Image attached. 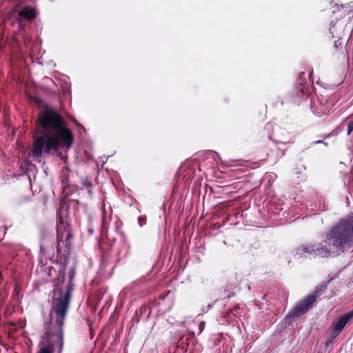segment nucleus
<instances>
[{
    "label": "nucleus",
    "instance_id": "obj_23",
    "mask_svg": "<svg viewBox=\"0 0 353 353\" xmlns=\"http://www.w3.org/2000/svg\"><path fill=\"white\" fill-rule=\"evenodd\" d=\"M271 127H272V125H271V124H270V123H268V124H267V125H266V127H265V128H268V129H269V128H270Z\"/></svg>",
    "mask_w": 353,
    "mask_h": 353
},
{
    "label": "nucleus",
    "instance_id": "obj_9",
    "mask_svg": "<svg viewBox=\"0 0 353 353\" xmlns=\"http://www.w3.org/2000/svg\"><path fill=\"white\" fill-rule=\"evenodd\" d=\"M333 101H329L327 98L318 97L311 104L312 111L318 117L327 114L333 106Z\"/></svg>",
    "mask_w": 353,
    "mask_h": 353
},
{
    "label": "nucleus",
    "instance_id": "obj_22",
    "mask_svg": "<svg viewBox=\"0 0 353 353\" xmlns=\"http://www.w3.org/2000/svg\"><path fill=\"white\" fill-rule=\"evenodd\" d=\"M88 232L90 234H93V229L89 228Z\"/></svg>",
    "mask_w": 353,
    "mask_h": 353
},
{
    "label": "nucleus",
    "instance_id": "obj_24",
    "mask_svg": "<svg viewBox=\"0 0 353 353\" xmlns=\"http://www.w3.org/2000/svg\"><path fill=\"white\" fill-rule=\"evenodd\" d=\"M73 122L75 123H77V121L75 119L73 120Z\"/></svg>",
    "mask_w": 353,
    "mask_h": 353
},
{
    "label": "nucleus",
    "instance_id": "obj_7",
    "mask_svg": "<svg viewBox=\"0 0 353 353\" xmlns=\"http://www.w3.org/2000/svg\"><path fill=\"white\" fill-rule=\"evenodd\" d=\"M270 139L276 144H288L294 142L292 133L287 132L285 129L276 125L273 128L272 134L269 135Z\"/></svg>",
    "mask_w": 353,
    "mask_h": 353
},
{
    "label": "nucleus",
    "instance_id": "obj_8",
    "mask_svg": "<svg viewBox=\"0 0 353 353\" xmlns=\"http://www.w3.org/2000/svg\"><path fill=\"white\" fill-rule=\"evenodd\" d=\"M353 319V310H351L345 314L341 316L336 321L332 323L333 328L330 334V338L334 339L336 338Z\"/></svg>",
    "mask_w": 353,
    "mask_h": 353
},
{
    "label": "nucleus",
    "instance_id": "obj_17",
    "mask_svg": "<svg viewBox=\"0 0 353 353\" xmlns=\"http://www.w3.org/2000/svg\"><path fill=\"white\" fill-rule=\"evenodd\" d=\"M146 217L145 216H141L138 217V223L140 227H143V225L145 223Z\"/></svg>",
    "mask_w": 353,
    "mask_h": 353
},
{
    "label": "nucleus",
    "instance_id": "obj_10",
    "mask_svg": "<svg viewBox=\"0 0 353 353\" xmlns=\"http://www.w3.org/2000/svg\"><path fill=\"white\" fill-rule=\"evenodd\" d=\"M325 5L329 4V9L331 10L333 14L339 13V16L342 17L346 14H349L353 10V3H348L347 5H339L337 3H334V0H321Z\"/></svg>",
    "mask_w": 353,
    "mask_h": 353
},
{
    "label": "nucleus",
    "instance_id": "obj_25",
    "mask_svg": "<svg viewBox=\"0 0 353 353\" xmlns=\"http://www.w3.org/2000/svg\"><path fill=\"white\" fill-rule=\"evenodd\" d=\"M41 251H43V246L42 245H41Z\"/></svg>",
    "mask_w": 353,
    "mask_h": 353
},
{
    "label": "nucleus",
    "instance_id": "obj_3",
    "mask_svg": "<svg viewBox=\"0 0 353 353\" xmlns=\"http://www.w3.org/2000/svg\"><path fill=\"white\" fill-rule=\"evenodd\" d=\"M65 319L58 321L57 316L50 312V323L46 328V337L39 343L37 353H53L55 347L59 348L58 353H61L63 347V326Z\"/></svg>",
    "mask_w": 353,
    "mask_h": 353
},
{
    "label": "nucleus",
    "instance_id": "obj_11",
    "mask_svg": "<svg viewBox=\"0 0 353 353\" xmlns=\"http://www.w3.org/2000/svg\"><path fill=\"white\" fill-rule=\"evenodd\" d=\"M343 30V28L342 24L338 22H334L333 21L330 22V27L329 29L330 33L333 38H338V40L334 41V46L336 48L341 45V43L339 42V40L341 37Z\"/></svg>",
    "mask_w": 353,
    "mask_h": 353
},
{
    "label": "nucleus",
    "instance_id": "obj_13",
    "mask_svg": "<svg viewBox=\"0 0 353 353\" xmlns=\"http://www.w3.org/2000/svg\"><path fill=\"white\" fill-rule=\"evenodd\" d=\"M19 17L28 21L34 19L36 16V10L31 6H25L18 13Z\"/></svg>",
    "mask_w": 353,
    "mask_h": 353
},
{
    "label": "nucleus",
    "instance_id": "obj_1",
    "mask_svg": "<svg viewBox=\"0 0 353 353\" xmlns=\"http://www.w3.org/2000/svg\"><path fill=\"white\" fill-rule=\"evenodd\" d=\"M36 132L28 157L41 163L46 156H57L65 164L68 157L61 148L66 152L71 148L73 135L63 116L52 108H46L38 115Z\"/></svg>",
    "mask_w": 353,
    "mask_h": 353
},
{
    "label": "nucleus",
    "instance_id": "obj_4",
    "mask_svg": "<svg viewBox=\"0 0 353 353\" xmlns=\"http://www.w3.org/2000/svg\"><path fill=\"white\" fill-rule=\"evenodd\" d=\"M351 232L353 234V222L343 219L327 234L326 242L330 248H336V252H343L350 242Z\"/></svg>",
    "mask_w": 353,
    "mask_h": 353
},
{
    "label": "nucleus",
    "instance_id": "obj_18",
    "mask_svg": "<svg viewBox=\"0 0 353 353\" xmlns=\"http://www.w3.org/2000/svg\"><path fill=\"white\" fill-rule=\"evenodd\" d=\"M83 185L85 189L88 190V192L91 194V183L90 181H85L83 183Z\"/></svg>",
    "mask_w": 353,
    "mask_h": 353
},
{
    "label": "nucleus",
    "instance_id": "obj_2",
    "mask_svg": "<svg viewBox=\"0 0 353 353\" xmlns=\"http://www.w3.org/2000/svg\"><path fill=\"white\" fill-rule=\"evenodd\" d=\"M68 210L61 206L57 212V260L61 266L59 270V276L54 284L53 300L50 312L57 316L58 321L65 319L71 294L73 290L72 280L75 275V269L71 268L69 272V281L65 283V268L68 263L69 250L70 248V239L72 237L70 228L67 223Z\"/></svg>",
    "mask_w": 353,
    "mask_h": 353
},
{
    "label": "nucleus",
    "instance_id": "obj_21",
    "mask_svg": "<svg viewBox=\"0 0 353 353\" xmlns=\"http://www.w3.org/2000/svg\"><path fill=\"white\" fill-rule=\"evenodd\" d=\"M212 307V304H208L206 307V309H203V312H206L207 311H208L211 307Z\"/></svg>",
    "mask_w": 353,
    "mask_h": 353
},
{
    "label": "nucleus",
    "instance_id": "obj_14",
    "mask_svg": "<svg viewBox=\"0 0 353 353\" xmlns=\"http://www.w3.org/2000/svg\"><path fill=\"white\" fill-rule=\"evenodd\" d=\"M129 249L130 246L126 243V241L124 240L122 241L121 242V247L117 252L118 260H120L122 258L127 256L129 253Z\"/></svg>",
    "mask_w": 353,
    "mask_h": 353
},
{
    "label": "nucleus",
    "instance_id": "obj_5",
    "mask_svg": "<svg viewBox=\"0 0 353 353\" xmlns=\"http://www.w3.org/2000/svg\"><path fill=\"white\" fill-rule=\"evenodd\" d=\"M326 288L327 286L325 285L317 286L313 294L307 296L303 300L299 301L285 316V324H292L299 316L307 312L316 301V298L321 295Z\"/></svg>",
    "mask_w": 353,
    "mask_h": 353
},
{
    "label": "nucleus",
    "instance_id": "obj_12",
    "mask_svg": "<svg viewBox=\"0 0 353 353\" xmlns=\"http://www.w3.org/2000/svg\"><path fill=\"white\" fill-rule=\"evenodd\" d=\"M294 94L297 97V99H295V102L300 103L301 101L305 99L308 97L309 91L303 84V83H300L295 88Z\"/></svg>",
    "mask_w": 353,
    "mask_h": 353
},
{
    "label": "nucleus",
    "instance_id": "obj_20",
    "mask_svg": "<svg viewBox=\"0 0 353 353\" xmlns=\"http://www.w3.org/2000/svg\"><path fill=\"white\" fill-rule=\"evenodd\" d=\"M319 143H322L324 145L327 146V143L326 142L323 141H321V140L313 141V142L311 143V145H315V144H319Z\"/></svg>",
    "mask_w": 353,
    "mask_h": 353
},
{
    "label": "nucleus",
    "instance_id": "obj_6",
    "mask_svg": "<svg viewBox=\"0 0 353 353\" xmlns=\"http://www.w3.org/2000/svg\"><path fill=\"white\" fill-rule=\"evenodd\" d=\"M296 254L300 256H321L328 257L330 254V250L327 245L323 243L307 244L299 247L297 249Z\"/></svg>",
    "mask_w": 353,
    "mask_h": 353
},
{
    "label": "nucleus",
    "instance_id": "obj_15",
    "mask_svg": "<svg viewBox=\"0 0 353 353\" xmlns=\"http://www.w3.org/2000/svg\"><path fill=\"white\" fill-rule=\"evenodd\" d=\"M69 169L67 168V166H65L63 170H62V179H61V181L63 183L65 184L68 181V176H69Z\"/></svg>",
    "mask_w": 353,
    "mask_h": 353
},
{
    "label": "nucleus",
    "instance_id": "obj_16",
    "mask_svg": "<svg viewBox=\"0 0 353 353\" xmlns=\"http://www.w3.org/2000/svg\"><path fill=\"white\" fill-rule=\"evenodd\" d=\"M347 134L350 135L351 134V132L353 131V119L347 123Z\"/></svg>",
    "mask_w": 353,
    "mask_h": 353
},
{
    "label": "nucleus",
    "instance_id": "obj_19",
    "mask_svg": "<svg viewBox=\"0 0 353 353\" xmlns=\"http://www.w3.org/2000/svg\"><path fill=\"white\" fill-rule=\"evenodd\" d=\"M204 327H205V322L201 321L199 324V334H201L203 332V330H204Z\"/></svg>",
    "mask_w": 353,
    "mask_h": 353
}]
</instances>
